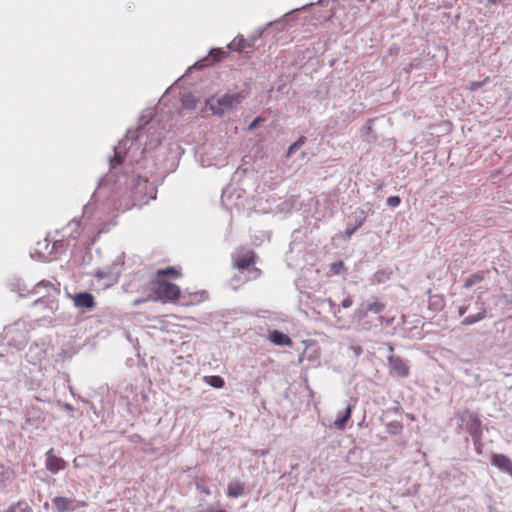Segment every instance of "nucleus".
Returning <instances> with one entry per match:
<instances>
[{"instance_id":"nucleus-3","label":"nucleus","mask_w":512,"mask_h":512,"mask_svg":"<svg viewBox=\"0 0 512 512\" xmlns=\"http://www.w3.org/2000/svg\"><path fill=\"white\" fill-rule=\"evenodd\" d=\"M389 373L393 377L406 378L410 373V368L406 362L395 355L388 357Z\"/></svg>"},{"instance_id":"nucleus-33","label":"nucleus","mask_w":512,"mask_h":512,"mask_svg":"<svg viewBox=\"0 0 512 512\" xmlns=\"http://www.w3.org/2000/svg\"><path fill=\"white\" fill-rule=\"evenodd\" d=\"M146 301V299H136L134 302H133V305L134 306H137L141 303H144Z\"/></svg>"},{"instance_id":"nucleus-30","label":"nucleus","mask_w":512,"mask_h":512,"mask_svg":"<svg viewBox=\"0 0 512 512\" xmlns=\"http://www.w3.org/2000/svg\"><path fill=\"white\" fill-rule=\"evenodd\" d=\"M473 443H474L476 452L478 454H482V448H483L482 440H480V442H473Z\"/></svg>"},{"instance_id":"nucleus-9","label":"nucleus","mask_w":512,"mask_h":512,"mask_svg":"<svg viewBox=\"0 0 512 512\" xmlns=\"http://www.w3.org/2000/svg\"><path fill=\"white\" fill-rule=\"evenodd\" d=\"M468 431L473 439V442H480L483 438V430L481 420L475 416L471 415L468 422Z\"/></svg>"},{"instance_id":"nucleus-18","label":"nucleus","mask_w":512,"mask_h":512,"mask_svg":"<svg viewBox=\"0 0 512 512\" xmlns=\"http://www.w3.org/2000/svg\"><path fill=\"white\" fill-rule=\"evenodd\" d=\"M246 46V40L240 36V37H236L229 45V49L230 50H234V51H242Z\"/></svg>"},{"instance_id":"nucleus-21","label":"nucleus","mask_w":512,"mask_h":512,"mask_svg":"<svg viewBox=\"0 0 512 512\" xmlns=\"http://www.w3.org/2000/svg\"><path fill=\"white\" fill-rule=\"evenodd\" d=\"M209 55L213 62H219L226 56V52L220 48H213Z\"/></svg>"},{"instance_id":"nucleus-27","label":"nucleus","mask_w":512,"mask_h":512,"mask_svg":"<svg viewBox=\"0 0 512 512\" xmlns=\"http://www.w3.org/2000/svg\"><path fill=\"white\" fill-rule=\"evenodd\" d=\"M261 121H262V118H261V117H257V118H255V119L252 121V123L249 125V130H253V129H255V128L259 125V123H260Z\"/></svg>"},{"instance_id":"nucleus-14","label":"nucleus","mask_w":512,"mask_h":512,"mask_svg":"<svg viewBox=\"0 0 512 512\" xmlns=\"http://www.w3.org/2000/svg\"><path fill=\"white\" fill-rule=\"evenodd\" d=\"M351 414H352V407H351V405L348 404L344 415L337 418L334 421L333 426L338 430H343L345 428L347 422L350 420Z\"/></svg>"},{"instance_id":"nucleus-23","label":"nucleus","mask_w":512,"mask_h":512,"mask_svg":"<svg viewBox=\"0 0 512 512\" xmlns=\"http://www.w3.org/2000/svg\"><path fill=\"white\" fill-rule=\"evenodd\" d=\"M305 140L306 138L304 136H300L299 139L289 147L287 157H289L297 149L301 148L305 143Z\"/></svg>"},{"instance_id":"nucleus-35","label":"nucleus","mask_w":512,"mask_h":512,"mask_svg":"<svg viewBox=\"0 0 512 512\" xmlns=\"http://www.w3.org/2000/svg\"><path fill=\"white\" fill-rule=\"evenodd\" d=\"M489 3H492V4H497V3H501L503 2L504 0H487Z\"/></svg>"},{"instance_id":"nucleus-28","label":"nucleus","mask_w":512,"mask_h":512,"mask_svg":"<svg viewBox=\"0 0 512 512\" xmlns=\"http://www.w3.org/2000/svg\"><path fill=\"white\" fill-rule=\"evenodd\" d=\"M204 512H227V511L221 507L211 506V507L207 508L206 510H204Z\"/></svg>"},{"instance_id":"nucleus-31","label":"nucleus","mask_w":512,"mask_h":512,"mask_svg":"<svg viewBox=\"0 0 512 512\" xmlns=\"http://www.w3.org/2000/svg\"><path fill=\"white\" fill-rule=\"evenodd\" d=\"M361 224H362V223H360L358 226H355V227H353V228L347 229V230H346V235H347L348 237H350V236H351V235H352V234L357 230V228H358L359 226H361Z\"/></svg>"},{"instance_id":"nucleus-22","label":"nucleus","mask_w":512,"mask_h":512,"mask_svg":"<svg viewBox=\"0 0 512 512\" xmlns=\"http://www.w3.org/2000/svg\"><path fill=\"white\" fill-rule=\"evenodd\" d=\"M194 484H195L197 490H199L201 493H203L205 495H210L211 494L210 488L205 484L203 479L196 478L195 481H194Z\"/></svg>"},{"instance_id":"nucleus-7","label":"nucleus","mask_w":512,"mask_h":512,"mask_svg":"<svg viewBox=\"0 0 512 512\" xmlns=\"http://www.w3.org/2000/svg\"><path fill=\"white\" fill-rule=\"evenodd\" d=\"M491 464L512 477V461L508 456L492 453Z\"/></svg>"},{"instance_id":"nucleus-34","label":"nucleus","mask_w":512,"mask_h":512,"mask_svg":"<svg viewBox=\"0 0 512 512\" xmlns=\"http://www.w3.org/2000/svg\"><path fill=\"white\" fill-rule=\"evenodd\" d=\"M354 352H355L357 355L361 354V353H362V349H361V347H359V346H358V347L354 348Z\"/></svg>"},{"instance_id":"nucleus-2","label":"nucleus","mask_w":512,"mask_h":512,"mask_svg":"<svg viewBox=\"0 0 512 512\" xmlns=\"http://www.w3.org/2000/svg\"><path fill=\"white\" fill-rule=\"evenodd\" d=\"M244 96L241 93H225L221 96H212L206 100V106L216 115L230 112L241 104Z\"/></svg>"},{"instance_id":"nucleus-24","label":"nucleus","mask_w":512,"mask_h":512,"mask_svg":"<svg viewBox=\"0 0 512 512\" xmlns=\"http://www.w3.org/2000/svg\"><path fill=\"white\" fill-rule=\"evenodd\" d=\"M387 205L396 208L400 205L401 200L398 196H389L386 201Z\"/></svg>"},{"instance_id":"nucleus-16","label":"nucleus","mask_w":512,"mask_h":512,"mask_svg":"<svg viewBox=\"0 0 512 512\" xmlns=\"http://www.w3.org/2000/svg\"><path fill=\"white\" fill-rule=\"evenodd\" d=\"M53 504L58 512H64L69 509L71 500L63 496H58L54 498Z\"/></svg>"},{"instance_id":"nucleus-10","label":"nucleus","mask_w":512,"mask_h":512,"mask_svg":"<svg viewBox=\"0 0 512 512\" xmlns=\"http://www.w3.org/2000/svg\"><path fill=\"white\" fill-rule=\"evenodd\" d=\"M385 309V304L380 302L379 300L377 299H373L371 301H368L367 304H366V309L365 310H362L360 309L358 311L359 315L361 317H366L368 312H372V313H375V314H379L381 313L383 310Z\"/></svg>"},{"instance_id":"nucleus-29","label":"nucleus","mask_w":512,"mask_h":512,"mask_svg":"<svg viewBox=\"0 0 512 512\" xmlns=\"http://www.w3.org/2000/svg\"><path fill=\"white\" fill-rule=\"evenodd\" d=\"M373 124H374V119H369L367 121L366 125L364 126V129L367 131V133L372 131Z\"/></svg>"},{"instance_id":"nucleus-1","label":"nucleus","mask_w":512,"mask_h":512,"mask_svg":"<svg viewBox=\"0 0 512 512\" xmlns=\"http://www.w3.org/2000/svg\"><path fill=\"white\" fill-rule=\"evenodd\" d=\"M182 277V272L179 268L169 266L164 269H158L152 280L150 281V291L152 293L151 300L165 303H177L181 297V290L178 285L173 283Z\"/></svg>"},{"instance_id":"nucleus-8","label":"nucleus","mask_w":512,"mask_h":512,"mask_svg":"<svg viewBox=\"0 0 512 512\" xmlns=\"http://www.w3.org/2000/svg\"><path fill=\"white\" fill-rule=\"evenodd\" d=\"M208 298L206 291H196L191 293H181V304L182 305H198L204 302Z\"/></svg>"},{"instance_id":"nucleus-11","label":"nucleus","mask_w":512,"mask_h":512,"mask_svg":"<svg viewBox=\"0 0 512 512\" xmlns=\"http://www.w3.org/2000/svg\"><path fill=\"white\" fill-rule=\"evenodd\" d=\"M245 494V485L239 481H230L227 487V496L238 498Z\"/></svg>"},{"instance_id":"nucleus-12","label":"nucleus","mask_w":512,"mask_h":512,"mask_svg":"<svg viewBox=\"0 0 512 512\" xmlns=\"http://www.w3.org/2000/svg\"><path fill=\"white\" fill-rule=\"evenodd\" d=\"M270 340H271V342H273L276 345H281V346H291L292 345L291 338L288 335H286L280 331H277V330H274L270 334Z\"/></svg>"},{"instance_id":"nucleus-25","label":"nucleus","mask_w":512,"mask_h":512,"mask_svg":"<svg viewBox=\"0 0 512 512\" xmlns=\"http://www.w3.org/2000/svg\"><path fill=\"white\" fill-rule=\"evenodd\" d=\"M488 79H489V78H488V77H486L483 81H473V82H471V83H470V85H469V89H470L471 91H477L478 89H480V88L483 86V84H484L486 81H488Z\"/></svg>"},{"instance_id":"nucleus-6","label":"nucleus","mask_w":512,"mask_h":512,"mask_svg":"<svg viewBox=\"0 0 512 512\" xmlns=\"http://www.w3.org/2000/svg\"><path fill=\"white\" fill-rule=\"evenodd\" d=\"M255 263V253L251 250L238 253L233 258V266L239 270H244Z\"/></svg>"},{"instance_id":"nucleus-17","label":"nucleus","mask_w":512,"mask_h":512,"mask_svg":"<svg viewBox=\"0 0 512 512\" xmlns=\"http://www.w3.org/2000/svg\"><path fill=\"white\" fill-rule=\"evenodd\" d=\"M204 381L208 385H210V386H212L214 388H217V389H221L225 385L224 379L221 376H218V375L206 376V377H204Z\"/></svg>"},{"instance_id":"nucleus-5","label":"nucleus","mask_w":512,"mask_h":512,"mask_svg":"<svg viewBox=\"0 0 512 512\" xmlns=\"http://www.w3.org/2000/svg\"><path fill=\"white\" fill-rule=\"evenodd\" d=\"M73 305L76 308H85L91 310L95 308V297L89 292H80L70 296Z\"/></svg>"},{"instance_id":"nucleus-36","label":"nucleus","mask_w":512,"mask_h":512,"mask_svg":"<svg viewBox=\"0 0 512 512\" xmlns=\"http://www.w3.org/2000/svg\"><path fill=\"white\" fill-rule=\"evenodd\" d=\"M73 464H74V466H75L76 468H78V467H79V464H77L76 459L73 461Z\"/></svg>"},{"instance_id":"nucleus-20","label":"nucleus","mask_w":512,"mask_h":512,"mask_svg":"<svg viewBox=\"0 0 512 512\" xmlns=\"http://www.w3.org/2000/svg\"><path fill=\"white\" fill-rule=\"evenodd\" d=\"M330 270L333 275H340L346 270L345 263L342 260L330 264Z\"/></svg>"},{"instance_id":"nucleus-4","label":"nucleus","mask_w":512,"mask_h":512,"mask_svg":"<svg viewBox=\"0 0 512 512\" xmlns=\"http://www.w3.org/2000/svg\"><path fill=\"white\" fill-rule=\"evenodd\" d=\"M67 466V462L61 458L58 457L55 454V451L53 448L49 449L45 453V467L48 471H50L53 474H56L62 470H64Z\"/></svg>"},{"instance_id":"nucleus-37","label":"nucleus","mask_w":512,"mask_h":512,"mask_svg":"<svg viewBox=\"0 0 512 512\" xmlns=\"http://www.w3.org/2000/svg\"><path fill=\"white\" fill-rule=\"evenodd\" d=\"M134 206V204L130 205V206H127L126 209H130Z\"/></svg>"},{"instance_id":"nucleus-13","label":"nucleus","mask_w":512,"mask_h":512,"mask_svg":"<svg viewBox=\"0 0 512 512\" xmlns=\"http://www.w3.org/2000/svg\"><path fill=\"white\" fill-rule=\"evenodd\" d=\"M428 294H429V304H428L429 309L432 310V311H439V310H441L444 307V305H445V301H444L443 296H441V295H431V290L430 289L428 290Z\"/></svg>"},{"instance_id":"nucleus-19","label":"nucleus","mask_w":512,"mask_h":512,"mask_svg":"<svg viewBox=\"0 0 512 512\" xmlns=\"http://www.w3.org/2000/svg\"><path fill=\"white\" fill-rule=\"evenodd\" d=\"M484 280V276L482 273H475V274H472L470 277H468L465 282H464V287L465 288H470L472 287L474 284L476 283H480Z\"/></svg>"},{"instance_id":"nucleus-26","label":"nucleus","mask_w":512,"mask_h":512,"mask_svg":"<svg viewBox=\"0 0 512 512\" xmlns=\"http://www.w3.org/2000/svg\"><path fill=\"white\" fill-rule=\"evenodd\" d=\"M353 301L351 297H346L342 300L341 305L343 308H349L352 305Z\"/></svg>"},{"instance_id":"nucleus-32","label":"nucleus","mask_w":512,"mask_h":512,"mask_svg":"<svg viewBox=\"0 0 512 512\" xmlns=\"http://www.w3.org/2000/svg\"><path fill=\"white\" fill-rule=\"evenodd\" d=\"M467 309H468V308H467V306H461V307L459 308V311H458V312H459V315H460V316H463V315L467 312Z\"/></svg>"},{"instance_id":"nucleus-15","label":"nucleus","mask_w":512,"mask_h":512,"mask_svg":"<svg viewBox=\"0 0 512 512\" xmlns=\"http://www.w3.org/2000/svg\"><path fill=\"white\" fill-rule=\"evenodd\" d=\"M486 316H487L486 310L485 309H481V311H479L477 314L465 317L462 320L461 324L464 325V326L472 325V324H474L476 322H479V321L485 319Z\"/></svg>"}]
</instances>
